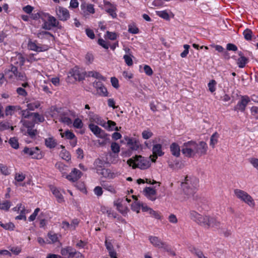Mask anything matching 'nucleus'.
<instances>
[{"label": "nucleus", "mask_w": 258, "mask_h": 258, "mask_svg": "<svg viewBox=\"0 0 258 258\" xmlns=\"http://www.w3.org/2000/svg\"><path fill=\"white\" fill-rule=\"evenodd\" d=\"M17 73V68L12 64L10 66V68L5 70V75L7 78L12 81L16 78Z\"/></svg>", "instance_id": "12"}, {"label": "nucleus", "mask_w": 258, "mask_h": 258, "mask_svg": "<svg viewBox=\"0 0 258 258\" xmlns=\"http://www.w3.org/2000/svg\"><path fill=\"white\" fill-rule=\"evenodd\" d=\"M165 251H167L168 254L172 256L175 255V252L173 250L172 247L169 245L167 243H165L163 247L162 248Z\"/></svg>", "instance_id": "46"}, {"label": "nucleus", "mask_w": 258, "mask_h": 258, "mask_svg": "<svg viewBox=\"0 0 258 258\" xmlns=\"http://www.w3.org/2000/svg\"><path fill=\"white\" fill-rule=\"evenodd\" d=\"M116 207L117 209L122 214L126 213L127 208L126 207H124L121 203L118 202L114 204Z\"/></svg>", "instance_id": "45"}, {"label": "nucleus", "mask_w": 258, "mask_h": 258, "mask_svg": "<svg viewBox=\"0 0 258 258\" xmlns=\"http://www.w3.org/2000/svg\"><path fill=\"white\" fill-rule=\"evenodd\" d=\"M181 151L186 157H193L196 155L194 149V141H189L184 143L181 147Z\"/></svg>", "instance_id": "4"}, {"label": "nucleus", "mask_w": 258, "mask_h": 258, "mask_svg": "<svg viewBox=\"0 0 258 258\" xmlns=\"http://www.w3.org/2000/svg\"><path fill=\"white\" fill-rule=\"evenodd\" d=\"M25 61V58L21 53H16L11 58V62L13 65L15 64L21 67L23 66Z\"/></svg>", "instance_id": "16"}, {"label": "nucleus", "mask_w": 258, "mask_h": 258, "mask_svg": "<svg viewBox=\"0 0 258 258\" xmlns=\"http://www.w3.org/2000/svg\"><path fill=\"white\" fill-rule=\"evenodd\" d=\"M216 82L212 80H211L208 84L209 90L211 92L213 93L216 90L215 86L216 85Z\"/></svg>", "instance_id": "52"}, {"label": "nucleus", "mask_w": 258, "mask_h": 258, "mask_svg": "<svg viewBox=\"0 0 258 258\" xmlns=\"http://www.w3.org/2000/svg\"><path fill=\"white\" fill-rule=\"evenodd\" d=\"M204 216L205 215H201L195 211H190L189 212L190 218L201 226L204 220Z\"/></svg>", "instance_id": "15"}, {"label": "nucleus", "mask_w": 258, "mask_h": 258, "mask_svg": "<svg viewBox=\"0 0 258 258\" xmlns=\"http://www.w3.org/2000/svg\"><path fill=\"white\" fill-rule=\"evenodd\" d=\"M51 190L59 203H61L63 201L62 195L56 187H52L51 188Z\"/></svg>", "instance_id": "28"}, {"label": "nucleus", "mask_w": 258, "mask_h": 258, "mask_svg": "<svg viewBox=\"0 0 258 258\" xmlns=\"http://www.w3.org/2000/svg\"><path fill=\"white\" fill-rule=\"evenodd\" d=\"M234 194L237 198L240 199L250 207L254 206V202L252 197L245 191L239 189L234 190Z\"/></svg>", "instance_id": "3"}, {"label": "nucleus", "mask_w": 258, "mask_h": 258, "mask_svg": "<svg viewBox=\"0 0 258 258\" xmlns=\"http://www.w3.org/2000/svg\"><path fill=\"white\" fill-rule=\"evenodd\" d=\"M97 93L100 96H107L108 92L106 88L104 86H102L100 88L97 90Z\"/></svg>", "instance_id": "49"}, {"label": "nucleus", "mask_w": 258, "mask_h": 258, "mask_svg": "<svg viewBox=\"0 0 258 258\" xmlns=\"http://www.w3.org/2000/svg\"><path fill=\"white\" fill-rule=\"evenodd\" d=\"M9 143L11 147L15 149L19 148V143L18 139L16 138H11L9 140Z\"/></svg>", "instance_id": "42"}, {"label": "nucleus", "mask_w": 258, "mask_h": 258, "mask_svg": "<svg viewBox=\"0 0 258 258\" xmlns=\"http://www.w3.org/2000/svg\"><path fill=\"white\" fill-rule=\"evenodd\" d=\"M87 76L92 77L96 79H100L103 81H105V78L103 76H102L100 73L95 71L88 72Z\"/></svg>", "instance_id": "35"}, {"label": "nucleus", "mask_w": 258, "mask_h": 258, "mask_svg": "<svg viewBox=\"0 0 258 258\" xmlns=\"http://www.w3.org/2000/svg\"><path fill=\"white\" fill-rule=\"evenodd\" d=\"M47 20H44L42 25V28L45 30H50L52 28L58 27L59 22L53 16L47 14Z\"/></svg>", "instance_id": "5"}, {"label": "nucleus", "mask_w": 258, "mask_h": 258, "mask_svg": "<svg viewBox=\"0 0 258 258\" xmlns=\"http://www.w3.org/2000/svg\"><path fill=\"white\" fill-rule=\"evenodd\" d=\"M60 135L62 138L65 137L66 138L70 140H73L75 138V136L74 133L69 130L66 131L64 133H61Z\"/></svg>", "instance_id": "38"}, {"label": "nucleus", "mask_w": 258, "mask_h": 258, "mask_svg": "<svg viewBox=\"0 0 258 258\" xmlns=\"http://www.w3.org/2000/svg\"><path fill=\"white\" fill-rule=\"evenodd\" d=\"M220 225V222L218 221L215 217L205 215L202 226L207 228L210 227L218 228Z\"/></svg>", "instance_id": "6"}, {"label": "nucleus", "mask_w": 258, "mask_h": 258, "mask_svg": "<svg viewBox=\"0 0 258 258\" xmlns=\"http://www.w3.org/2000/svg\"><path fill=\"white\" fill-rule=\"evenodd\" d=\"M28 47L30 50L37 52L46 51L49 48V47L46 45H37L35 42L32 41L29 42Z\"/></svg>", "instance_id": "13"}, {"label": "nucleus", "mask_w": 258, "mask_h": 258, "mask_svg": "<svg viewBox=\"0 0 258 258\" xmlns=\"http://www.w3.org/2000/svg\"><path fill=\"white\" fill-rule=\"evenodd\" d=\"M116 11V8L114 6H112V7L106 10V12L108 13L113 18H115L117 16Z\"/></svg>", "instance_id": "48"}, {"label": "nucleus", "mask_w": 258, "mask_h": 258, "mask_svg": "<svg viewBox=\"0 0 258 258\" xmlns=\"http://www.w3.org/2000/svg\"><path fill=\"white\" fill-rule=\"evenodd\" d=\"M248 62V59L245 56L240 57L237 59V63L240 68H243Z\"/></svg>", "instance_id": "36"}, {"label": "nucleus", "mask_w": 258, "mask_h": 258, "mask_svg": "<svg viewBox=\"0 0 258 258\" xmlns=\"http://www.w3.org/2000/svg\"><path fill=\"white\" fill-rule=\"evenodd\" d=\"M16 78L18 80H20L24 82H26L27 81V78L26 76V75L23 73H19L18 72Z\"/></svg>", "instance_id": "55"}, {"label": "nucleus", "mask_w": 258, "mask_h": 258, "mask_svg": "<svg viewBox=\"0 0 258 258\" xmlns=\"http://www.w3.org/2000/svg\"><path fill=\"white\" fill-rule=\"evenodd\" d=\"M194 149H195L196 155L198 154L202 156L206 154L208 149V146L206 142L201 141L199 143L194 142Z\"/></svg>", "instance_id": "8"}, {"label": "nucleus", "mask_w": 258, "mask_h": 258, "mask_svg": "<svg viewBox=\"0 0 258 258\" xmlns=\"http://www.w3.org/2000/svg\"><path fill=\"white\" fill-rule=\"evenodd\" d=\"M73 76L76 80H78L79 81L83 80L85 79L86 73L84 72H80V71L78 70H73Z\"/></svg>", "instance_id": "26"}, {"label": "nucleus", "mask_w": 258, "mask_h": 258, "mask_svg": "<svg viewBox=\"0 0 258 258\" xmlns=\"http://www.w3.org/2000/svg\"><path fill=\"white\" fill-rule=\"evenodd\" d=\"M23 123V127H21V130L22 132H25V130L30 128L32 127H34V124L28 120H21Z\"/></svg>", "instance_id": "32"}, {"label": "nucleus", "mask_w": 258, "mask_h": 258, "mask_svg": "<svg viewBox=\"0 0 258 258\" xmlns=\"http://www.w3.org/2000/svg\"><path fill=\"white\" fill-rule=\"evenodd\" d=\"M17 220H24L25 221L26 220V217L25 216V210L24 208L23 207L22 210H21V213L20 214L19 216H17L15 218Z\"/></svg>", "instance_id": "56"}, {"label": "nucleus", "mask_w": 258, "mask_h": 258, "mask_svg": "<svg viewBox=\"0 0 258 258\" xmlns=\"http://www.w3.org/2000/svg\"><path fill=\"white\" fill-rule=\"evenodd\" d=\"M152 152L153 155L150 156V158L153 162L156 161L158 156H161L164 154V152L162 151V145L159 144L154 145Z\"/></svg>", "instance_id": "11"}, {"label": "nucleus", "mask_w": 258, "mask_h": 258, "mask_svg": "<svg viewBox=\"0 0 258 258\" xmlns=\"http://www.w3.org/2000/svg\"><path fill=\"white\" fill-rule=\"evenodd\" d=\"M33 112H30L28 108L22 111V115L25 118H29L31 116H33Z\"/></svg>", "instance_id": "58"}, {"label": "nucleus", "mask_w": 258, "mask_h": 258, "mask_svg": "<svg viewBox=\"0 0 258 258\" xmlns=\"http://www.w3.org/2000/svg\"><path fill=\"white\" fill-rule=\"evenodd\" d=\"M89 127L90 130L92 131V132L93 133V134L95 135L97 137H102L103 131L99 126L94 124L91 123L89 124Z\"/></svg>", "instance_id": "22"}, {"label": "nucleus", "mask_w": 258, "mask_h": 258, "mask_svg": "<svg viewBox=\"0 0 258 258\" xmlns=\"http://www.w3.org/2000/svg\"><path fill=\"white\" fill-rule=\"evenodd\" d=\"M218 138L219 135L216 132L213 134L211 137L210 145L212 146L213 148L215 147V145L217 143Z\"/></svg>", "instance_id": "34"}, {"label": "nucleus", "mask_w": 258, "mask_h": 258, "mask_svg": "<svg viewBox=\"0 0 258 258\" xmlns=\"http://www.w3.org/2000/svg\"><path fill=\"white\" fill-rule=\"evenodd\" d=\"M142 137L144 139H148L153 136V133L148 130H146V131H144L142 132Z\"/></svg>", "instance_id": "59"}, {"label": "nucleus", "mask_w": 258, "mask_h": 258, "mask_svg": "<svg viewBox=\"0 0 258 258\" xmlns=\"http://www.w3.org/2000/svg\"><path fill=\"white\" fill-rule=\"evenodd\" d=\"M59 121L67 125H70L72 123L71 119L64 115H60Z\"/></svg>", "instance_id": "47"}, {"label": "nucleus", "mask_w": 258, "mask_h": 258, "mask_svg": "<svg viewBox=\"0 0 258 258\" xmlns=\"http://www.w3.org/2000/svg\"><path fill=\"white\" fill-rule=\"evenodd\" d=\"M12 205L11 202L8 200H5L3 202L0 201V209L5 211H9Z\"/></svg>", "instance_id": "31"}, {"label": "nucleus", "mask_w": 258, "mask_h": 258, "mask_svg": "<svg viewBox=\"0 0 258 258\" xmlns=\"http://www.w3.org/2000/svg\"><path fill=\"white\" fill-rule=\"evenodd\" d=\"M249 102V99L247 96L242 97L241 100L234 107V110L243 112Z\"/></svg>", "instance_id": "14"}, {"label": "nucleus", "mask_w": 258, "mask_h": 258, "mask_svg": "<svg viewBox=\"0 0 258 258\" xmlns=\"http://www.w3.org/2000/svg\"><path fill=\"white\" fill-rule=\"evenodd\" d=\"M127 163L133 169L139 168L141 169H146L150 166V161L141 155H136L129 159L127 161Z\"/></svg>", "instance_id": "1"}, {"label": "nucleus", "mask_w": 258, "mask_h": 258, "mask_svg": "<svg viewBox=\"0 0 258 258\" xmlns=\"http://www.w3.org/2000/svg\"><path fill=\"white\" fill-rule=\"evenodd\" d=\"M243 34L244 38L246 40L249 41L251 39L252 35V32L250 29H245L243 31Z\"/></svg>", "instance_id": "44"}, {"label": "nucleus", "mask_w": 258, "mask_h": 258, "mask_svg": "<svg viewBox=\"0 0 258 258\" xmlns=\"http://www.w3.org/2000/svg\"><path fill=\"white\" fill-rule=\"evenodd\" d=\"M185 180V182L181 183V187L183 192L189 197L191 196H194L198 185L197 179L195 178L192 180H189L187 179V177H186Z\"/></svg>", "instance_id": "2"}, {"label": "nucleus", "mask_w": 258, "mask_h": 258, "mask_svg": "<svg viewBox=\"0 0 258 258\" xmlns=\"http://www.w3.org/2000/svg\"><path fill=\"white\" fill-rule=\"evenodd\" d=\"M149 240L154 246L158 248H162L166 243L156 236H150L149 237Z\"/></svg>", "instance_id": "17"}, {"label": "nucleus", "mask_w": 258, "mask_h": 258, "mask_svg": "<svg viewBox=\"0 0 258 258\" xmlns=\"http://www.w3.org/2000/svg\"><path fill=\"white\" fill-rule=\"evenodd\" d=\"M33 116L34 118L35 119V122H42L44 121V117L42 115H40L38 113L33 112Z\"/></svg>", "instance_id": "50"}, {"label": "nucleus", "mask_w": 258, "mask_h": 258, "mask_svg": "<svg viewBox=\"0 0 258 258\" xmlns=\"http://www.w3.org/2000/svg\"><path fill=\"white\" fill-rule=\"evenodd\" d=\"M127 144L132 150H137L139 147V143L135 139L128 138L126 140Z\"/></svg>", "instance_id": "24"}, {"label": "nucleus", "mask_w": 258, "mask_h": 258, "mask_svg": "<svg viewBox=\"0 0 258 258\" xmlns=\"http://www.w3.org/2000/svg\"><path fill=\"white\" fill-rule=\"evenodd\" d=\"M100 210L103 214H107L108 217L116 218L117 214L110 209H108L105 206H102Z\"/></svg>", "instance_id": "25"}, {"label": "nucleus", "mask_w": 258, "mask_h": 258, "mask_svg": "<svg viewBox=\"0 0 258 258\" xmlns=\"http://www.w3.org/2000/svg\"><path fill=\"white\" fill-rule=\"evenodd\" d=\"M34 127H32L30 128H28L25 130V132H24V134L25 135H28L31 138L33 139L35 137L36 134H37V131L36 130L33 128Z\"/></svg>", "instance_id": "33"}, {"label": "nucleus", "mask_w": 258, "mask_h": 258, "mask_svg": "<svg viewBox=\"0 0 258 258\" xmlns=\"http://www.w3.org/2000/svg\"><path fill=\"white\" fill-rule=\"evenodd\" d=\"M23 152L27 154L33 159H39L42 158V155L38 147L28 148L25 147L23 150Z\"/></svg>", "instance_id": "9"}, {"label": "nucleus", "mask_w": 258, "mask_h": 258, "mask_svg": "<svg viewBox=\"0 0 258 258\" xmlns=\"http://www.w3.org/2000/svg\"><path fill=\"white\" fill-rule=\"evenodd\" d=\"M81 8L83 11V14L85 17L89 14H93L95 12L93 5L91 4H87L86 6L85 4L81 5Z\"/></svg>", "instance_id": "19"}, {"label": "nucleus", "mask_w": 258, "mask_h": 258, "mask_svg": "<svg viewBox=\"0 0 258 258\" xmlns=\"http://www.w3.org/2000/svg\"><path fill=\"white\" fill-rule=\"evenodd\" d=\"M170 151L172 155L176 157H178L180 154V149L179 145L175 143H173L170 146Z\"/></svg>", "instance_id": "21"}, {"label": "nucleus", "mask_w": 258, "mask_h": 258, "mask_svg": "<svg viewBox=\"0 0 258 258\" xmlns=\"http://www.w3.org/2000/svg\"><path fill=\"white\" fill-rule=\"evenodd\" d=\"M249 161L254 168L258 170V159L251 158L249 159Z\"/></svg>", "instance_id": "64"}, {"label": "nucleus", "mask_w": 258, "mask_h": 258, "mask_svg": "<svg viewBox=\"0 0 258 258\" xmlns=\"http://www.w3.org/2000/svg\"><path fill=\"white\" fill-rule=\"evenodd\" d=\"M157 15L160 17L163 18L165 20H169V16L168 13L165 11H158L157 12Z\"/></svg>", "instance_id": "54"}, {"label": "nucleus", "mask_w": 258, "mask_h": 258, "mask_svg": "<svg viewBox=\"0 0 258 258\" xmlns=\"http://www.w3.org/2000/svg\"><path fill=\"white\" fill-rule=\"evenodd\" d=\"M2 227L6 230H13L15 227L14 224L12 222L4 224Z\"/></svg>", "instance_id": "62"}, {"label": "nucleus", "mask_w": 258, "mask_h": 258, "mask_svg": "<svg viewBox=\"0 0 258 258\" xmlns=\"http://www.w3.org/2000/svg\"><path fill=\"white\" fill-rule=\"evenodd\" d=\"M105 246L107 249L109 255L111 258H117V253L114 249L113 245L110 242L105 241Z\"/></svg>", "instance_id": "23"}, {"label": "nucleus", "mask_w": 258, "mask_h": 258, "mask_svg": "<svg viewBox=\"0 0 258 258\" xmlns=\"http://www.w3.org/2000/svg\"><path fill=\"white\" fill-rule=\"evenodd\" d=\"M10 128V124L8 122H0V132Z\"/></svg>", "instance_id": "61"}, {"label": "nucleus", "mask_w": 258, "mask_h": 258, "mask_svg": "<svg viewBox=\"0 0 258 258\" xmlns=\"http://www.w3.org/2000/svg\"><path fill=\"white\" fill-rule=\"evenodd\" d=\"M55 12L58 18L61 21H66L70 18L69 12L66 8L58 7L56 8Z\"/></svg>", "instance_id": "10"}, {"label": "nucleus", "mask_w": 258, "mask_h": 258, "mask_svg": "<svg viewBox=\"0 0 258 258\" xmlns=\"http://www.w3.org/2000/svg\"><path fill=\"white\" fill-rule=\"evenodd\" d=\"M250 110L251 114L254 116L256 119H258V107L252 106Z\"/></svg>", "instance_id": "63"}, {"label": "nucleus", "mask_w": 258, "mask_h": 258, "mask_svg": "<svg viewBox=\"0 0 258 258\" xmlns=\"http://www.w3.org/2000/svg\"><path fill=\"white\" fill-rule=\"evenodd\" d=\"M40 105L39 102L35 101L34 102L30 103L27 104L28 109L30 110H34L35 109L38 108Z\"/></svg>", "instance_id": "43"}, {"label": "nucleus", "mask_w": 258, "mask_h": 258, "mask_svg": "<svg viewBox=\"0 0 258 258\" xmlns=\"http://www.w3.org/2000/svg\"><path fill=\"white\" fill-rule=\"evenodd\" d=\"M82 175V172L76 168L73 169L70 174L67 176V178L73 182L78 180Z\"/></svg>", "instance_id": "18"}, {"label": "nucleus", "mask_w": 258, "mask_h": 258, "mask_svg": "<svg viewBox=\"0 0 258 258\" xmlns=\"http://www.w3.org/2000/svg\"><path fill=\"white\" fill-rule=\"evenodd\" d=\"M60 156L62 159L67 161H70L71 159V156L70 153L66 149H63L61 150L60 153Z\"/></svg>", "instance_id": "37"}, {"label": "nucleus", "mask_w": 258, "mask_h": 258, "mask_svg": "<svg viewBox=\"0 0 258 258\" xmlns=\"http://www.w3.org/2000/svg\"><path fill=\"white\" fill-rule=\"evenodd\" d=\"M73 125L75 128H81L83 127V123L81 119L77 118L75 119Z\"/></svg>", "instance_id": "51"}, {"label": "nucleus", "mask_w": 258, "mask_h": 258, "mask_svg": "<svg viewBox=\"0 0 258 258\" xmlns=\"http://www.w3.org/2000/svg\"><path fill=\"white\" fill-rule=\"evenodd\" d=\"M123 58L126 64L128 66H131L133 65V60L131 56L125 54L123 56Z\"/></svg>", "instance_id": "57"}, {"label": "nucleus", "mask_w": 258, "mask_h": 258, "mask_svg": "<svg viewBox=\"0 0 258 258\" xmlns=\"http://www.w3.org/2000/svg\"><path fill=\"white\" fill-rule=\"evenodd\" d=\"M45 144L47 148L51 149L56 146L57 143L53 137H49L45 139Z\"/></svg>", "instance_id": "29"}, {"label": "nucleus", "mask_w": 258, "mask_h": 258, "mask_svg": "<svg viewBox=\"0 0 258 258\" xmlns=\"http://www.w3.org/2000/svg\"><path fill=\"white\" fill-rule=\"evenodd\" d=\"M72 250H73V247L72 246H66L61 249L60 253L63 256H68Z\"/></svg>", "instance_id": "41"}, {"label": "nucleus", "mask_w": 258, "mask_h": 258, "mask_svg": "<svg viewBox=\"0 0 258 258\" xmlns=\"http://www.w3.org/2000/svg\"><path fill=\"white\" fill-rule=\"evenodd\" d=\"M48 238L51 240L50 243H55L58 240V237L57 234L50 232L47 234Z\"/></svg>", "instance_id": "39"}, {"label": "nucleus", "mask_w": 258, "mask_h": 258, "mask_svg": "<svg viewBox=\"0 0 258 258\" xmlns=\"http://www.w3.org/2000/svg\"><path fill=\"white\" fill-rule=\"evenodd\" d=\"M103 162L100 159H97L94 162V166L97 171V173L106 177L109 176V170L103 168Z\"/></svg>", "instance_id": "7"}, {"label": "nucleus", "mask_w": 258, "mask_h": 258, "mask_svg": "<svg viewBox=\"0 0 258 258\" xmlns=\"http://www.w3.org/2000/svg\"><path fill=\"white\" fill-rule=\"evenodd\" d=\"M34 54H30L27 57V61L29 62H33L39 59V58H37Z\"/></svg>", "instance_id": "60"}, {"label": "nucleus", "mask_w": 258, "mask_h": 258, "mask_svg": "<svg viewBox=\"0 0 258 258\" xmlns=\"http://www.w3.org/2000/svg\"><path fill=\"white\" fill-rule=\"evenodd\" d=\"M116 123L112 120H108L103 126L109 131H118L117 127H115Z\"/></svg>", "instance_id": "30"}, {"label": "nucleus", "mask_w": 258, "mask_h": 258, "mask_svg": "<svg viewBox=\"0 0 258 258\" xmlns=\"http://www.w3.org/2000/svg\"><path fill=\"white\" fill-rule=\"evenodd\" d=\"M102 186L104 189L110 192L112 194H115L116 192L114 186L111 184H109L108 183H104L102 184Z\"/></svg>", "instance_id": "40"}, {"label": "nucleus", "mask_w": 258, "mask_h": 258, "mask_svg": "<svg viewBox=\"0 0 258 258\" xmlns=\"http://www.w3.org/2000/svg\"><path fill=\"white\" fill-rule=\"evenodd\" d=\"M36 36L40 39H48L49 37H51L53 38H54V36L48 31H39L37 33H36Z\"/></svg>", "instance_id": "27"}, {"label": "nucleus", "mask_w": 258, "mask_h": 258, "mask_svg": "<svg viewBox=\"0 0 258 258\" xmlns=\"http://www.w3.org/2000/svg\"><path fill=\"white\" fill-rule=\"evenodd\" d=\"M144 191L145 192L146 196L150 200L153 201L156 200L155 195L156 192L154 188L150 187H147L144 189Z\"/></svg>", "instance_id": "20"}, {"label": "nucleus", "mask_w": 258, "mask_h": 258, "mask_svg": "<svg viewBox=\"0 0 258 258\" xmlns=\"http://www.w3.org/2000/svg\"><path fill=\"white\" fill-rule=\"evenodd\" d=\"M112 151L114 153H118L120 151V147L118 144L113 142L111 145Z\"/></svg>", "instance_id": "53"}]
</instances>
